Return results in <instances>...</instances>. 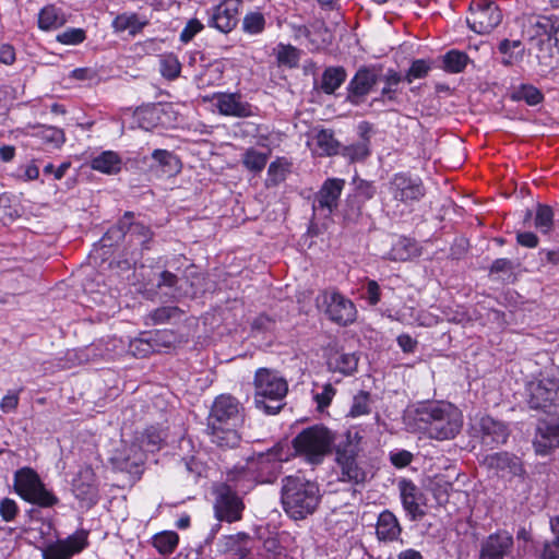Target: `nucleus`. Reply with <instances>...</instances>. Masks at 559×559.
<instances>
[{
    "mask_svg": "<svg viewBox=\"0 0 559 559\" xmlns=\"http://www.w3.org/2000/svg\"><path fill=\"white\" fill-rule=\"evenodd\" d=\"M415 421L427 435L437 440L453 439L462 428V415L450 403L423 402L415 408Z\"/></svg>",
    "mask_w": 559,
    "mask_h": 559,
    "instance_id": "2",
    "label": "nucleus"
},
{
    "mask_svg": "<svg viewBox=\"0 0 559 559\" xmlns=\"http://www.w3.org/2000/svg\"><path fill=\"white\" fill-rule=\"evenodd\" d=\"M335 441L334 431L322 424H316L298 432L292 444L298 456L307 463L318 465L332 452Z\"/></svg>",
    "mask_w": 559,
    "mask_h": 559,
    "instance_id": "6",
    "label": "nucleus"
},
{
    "mask_svg": "<svg viewBox=\"0 0 559 559\" xmlns=\"http://www.w3.org/2000/svg\"><path fill=\"white\" fill-rule=\"evenodd\" d=\"M160 73L168 80H175L179 76L181 71V63L177 56L174 53L164 55L160 57Z\"/></svg>",
    "mask_w": 559,
    "mask_h": 559,
    "instance_id": "47",
    "label": "nucleus"
},
{
    "mask_svg": "<svg viewBox=\"0 0 559 559\" xmlns=\"http://www.w3.org/2000/svg\"><path fill=\"white\" fill-rule=\"evenodd\" d=\"M472 435L479 440L483 448L493 450L507 442L510 431L504 423L489 415H483L474 419Z\"/></svg>",
    "mask_w": 559,
    "mask_h": 559,
    "instance_id": "9",
    "label": "nucleus"
},
{
    "mask_svg": "<svg viewBox=\"0 0 559 559\" xmlns=\"http://www.w3.org/2000/svg\"><path fill=\"white\" fill-rule=\"evenodd\" d=\"M19 512V507L13 499L3 498L0 501V516L3 521H13Z\"/></svg>",
    "mask_w": 559,
    "mask_h": 559,
    "instance_id": "58",
    "label": "nucleus"
},
{
    "mask_svg": "<svg viewBox=\"0 0 559 559\" xmlns=\"http://www.w3.org/2000/svg\"><path fill=\"white\" fill-rule=\"evenodd\" d=\"M468 57L465 52L450 50L443 56V68L448 72L459 73L465 69Z\"/></svg>",
    "mask_w": 559,
    "mask_h": 559,
    "instance_id": "43",
    "label": "nucleus"
},
{
    "mask_svg": "<svg viewBox=\"0 0 559 559\" xmlns=\"http://www.w3.org/2000/svg\"><path fill=\"white\" fill-rule=\"evenodd\" d=\"M166 433L157 426L147 427L141 435V444L145 450L154 452L160 449Z\"/></svg>",
    "mask_w": 559,
    "mask_h": 559,
    "instance_id": "40",
    "label": "nucleus"
},
{
    "mask_svg": "<svg viewBox=\"0 0 559 559\" xmlns=\"http://www.w3.org/2000/svg\"><path fill=\"white\" fill-rule=\"evenodd\" d=\"M270 157V153L259 152L254 147H249L242 154V165L243 167L254 174L261 173Z\"/></svg>",
    "mask_w": 559,
    "mask_h": 559,
    "instance_id": "36",
    "label": "nucleus"
},
{
    "mask_svg": "<svg viewBox=\"0 0 559 559\" xmlns=\"http://www.w3.org/2000/svg\"><path fill=\"white\" fill-rule=\"evenodd\" d=\"M239 0H224L213 9L209 25L222 33L231 32L238 24Z\"/></svg>",
    "mask_w": 559,
    "mask_h": 559,
    "instance_id": "22",
    "label": "nucleus"
},
{
    "mask_svg": "<svg viewBox=\"0 0 559 559\" xmlns=\"http://www.w3.org/2000/svg\"><path fill=\"white\" fill-rule=\"evenodd\" d=\"M215 106L221 115L238 118L252 116V106L241 100L238 93H217L214 95Z\"/></svg>",
    "mask_w": 559,
    "mask_h": 559,
    "instance_id": "24",
    "label": "nucleus"
},
{
    "mask_svg": "<svg viewBox=\"0 0 559 559\" xmlns=\"http://www.w3.org/2000/svg\"><path fill=\"white\" fill-rule=\"evenodd\" d=\"M403 81V75L393 70L389 69L386 73L382 76V82L384 83L381 92L378 96L373 97L369 102L370 108H382L388 111H394V106L400 105L401 100V92L399 90L400 83Z\"/></svg>",
    "mask_w": 559,
    "mask_h": 559,
    "instance_id": "18",
    "label": "nucleus"
},
{
    "mask_svg": "<svg viewBox=\"0 0 559 559\" xmlns=\"http://www.w3.org/2000/svg\"><path fill=\"white\" fill-rule=\"evenodd\" d=\"M371 395L367 391H359L353 399L348 416L356 418L371 412Z\"/></svg>",
    "mask_w": 559,
    "mask_h": 559,
    "instance_id": "44",
    "label": "nucleus"
},
{
    "mask_svg": "<svg viewBox=\"0 0 559 559\" xmlns=\"http://www.w3.org/2000/svg\"><path fill=\"white\" fill-rule=\"evenodd\" d=\"M265 27V17L260 12H250L248 13L242 21V29L243 32L257 35L264 31Z\"/></svg>",
    "mask_w": 559,
    "mask_h": 559,
    "instance_id": "51",
    "label": "nucleus"
},
{
    "mask_svg": "<svg viewBox=\"0 0 559 559\" xmlns=\"http://www.w3.org/2000/svg\"><path fill=\"white\" fill-rule=\"evenodd\" d=\"M88 532L76 530L66 538L48 544L41 550L43 559H71L88 547Z\"/></svg>",
    "mask_w": 559,
    "mask_h": 559,
    "instance_id": "14",
    "label": "nucleus"
},
{
    "mask_svg": "<svg viewBox=\"0 0 559 559\" xmlns=\"http://www.w3.org/2000/svg\"><path fill=\"white\" fill-rule=\"evenodd\" d=\"M390 460L394 466L402 468L412 463L413 454L409 451L401 450V451L391 453Z\"/></svg>",
    "mask_w": 559,
    "mask_h": 559,
    "instance_id": "63",
    "label": "nucleus"
},
{
    "mask_svg": "<svg viewBox=\"0 0 559 559\" xmlns=\"http://www.w3.org/2000/svg\"><path fill=\"white\" fill-rule=\"evenodd\" d=\"M243 417V408L236 397L229 394L217 396L207 417L206 430L211 442L222 449L238 447L241 440L238 428Z\"/></svg>",
    "mask_w": 559,
    "mask_h": 559,
    "instance_id": "1",
    "label": "nucleus"
},
{
    "mask_svg": "<svg viewBox=\"0 0 559 559\" xmlns=\"http://www.w3.org/2000/svg\"><path fill=\"white\" fill-rule=\"evenodd\" d=\"M130 451L133 453V459L130 456L117 459L119 467L133 475L141 474L143 455L136 447H132Z\"/></svg>",
    "mask_w": 559,
    "mask_h": 559,
    "instance_id": "48",
    "label": "nucleus"
},
{
    "mask_svg": "<svg viewBox=\"0 0 559 559\" xmlns=\"http://www.w3.org/2000/svg\"><path fill=\"white\" fill-rule=\"evenodd\" d=\"M516 241L525 248H536L538 246V237L532 231L518 233Z\"/></svg>",
    "mask_w": 559,
    "mask_h": 559,
    "instance_id": "64",
    "label": "nucleus"
},
{
    "mask_svg": "<svg viewBox=\"0 0 559 559\" xmlns=\"http://www.w3.org/2000/svg\"><path fill=\"white\" fill-rule=\"evenodd\" d=\"M335 393V388L331 383H325L322 388V391L316 393L313 396L314 401L317 402L318 408L322 411L325 407H328L331 404Z\"/></svg>",
    "mask_w": 559,
    "mask_h": 559,
    "instance_id": "55",
    "label": "nucleus"
},
{
    "mask_svg": "<svg viewBox=\"0 0 559 559\" xmlns=\"http://www.w3.org/2000/svg\"><path fill=\"white\" fill-rule=\"evenodd\" d=\"M316 144L320 155L331 156L337 154L340 143L332 131L321 130L316 135Z\"/></svg>",
    "mask_w": 559,
    "mask_h": 559,
    "instance_id": "41",
    "label": "nucleus"
},
{
    "mask_svg": "<svg viewBox=\"0 0 559 559\" xmlns=\"http://www.w3.org/2000/svg\"><path fill=\"white\" fill-rule=\"evenodd\" d=\"M403 527L397 516L391 510L380 512L376 523V536L381 543H403L401 536Z\"/></svg>",
    "mask_w": 559,
    "mask_h": 559,
    "instance_id": "25",
    "label": "nucleus"
},
{
    "mask_svg": "<svg viewBox=\"0 0 559 559\" xmlns=\"http://www.w3.org/2000/svg\"><path fill=\"white\" fill-rule=\"evenodd\" d=\"M429 69L430 67L425 60H415L406 72L405 76H403V80L412 83L415 79L425 78L428 74Z\"/></svg>",
    "mask_w": 559,
    "mask_h": 559,
    "instance_id": "54",
    "label": "nucleus"
},
{
    "mask_svg": "<svg viewBox=\"0 0 559 559\" xmlns=\"http://www.w3.org/2000/svg\"><path fill=\"white\" fill-rule=\"evenodd\" d=\"M388 193L384 205L393 217H399L425 197L426 189L419 177L397 173L388 182Z\"/></svg>",
    "mask_w": 559,
    "mask_h": 559,
    "instance_id": "7",
    "label": "nucleus"
},
{
    "mask_svg": "<svg viewBox=\"0 0 559 559\" xmlns=\"http://www.w3.org/2000/svg\"><path fill=\"white\" fill-rule=\"evenodd\" d=\"M366 202L356 198L354 194H348L343 207V216L347 222H356L362 213V206Z\"/></svg>",
    "mask_w": 559,
    "mask_h": 559,
    "instance_id": "49",
    "label": "nucleus"
},
{
    "mask_svg": "<svg viewBox=\"0 0 559 559\" xmlns=\"http://www.w3.org/2000/svg\"><path fill=\"white\" fill-rule=\"evenodd\" d=\"M275 325V319L272 317L261 313L252 322V329L255 331H271Z\"/></svg>",
    "mask_w": 559,
    "mask_h": 559,
    "instance_id": "62",
    "label": "nucleus"
},
{
    "mask_svg": "<svg viewBox=\"0 0 559 559\" xmlns=\"http://www.w3.org/2000/svg\"><path fill=\"white\" fill-rule=\"evenodd\" d=\"M344 186V179L328 178L313 197V213L323 217H330L338 206V200Z\"/></svg>",
    "mask_w": 559,
    "mask_h": 559,
    "instance_id": "16",
    "label": "nucleus"
},
{
    "mask_svg": "<svg viewBox=\"0 0 559 559\" xmlns=\"http://www.w3.org/2000/svg\"><path fill=\"white\" fill-rule=\"evenodd\" d=\"M481 463L502 478H512L524 473L521 460L515 454L509 452L487 454Z\"/></svg>",
    "mask_w": 559,
    "mask_h": 559,
    "instance_id": "19",
    "label": "nucleus"
},
{
    "mask_svg": "<svg viewBox=\"0 0 559 559\" xmlns=\"http://www.w3.org/2000/svg\"><path fill=\"white\" fill-rule=\"evenodd\" d=\"M260 556L262 559H292L287 549L275 536L267 537L263 540Z\"/></svg>",
    "mask_w": 559,
    "mask_h": 559,
    "instance_id": "39",
    "label": "nucleus"
},
{
    "mask_svg": "<svg viewBox=\"0 0 559 559\" xmlns=\"http://www.w3.org/2000/svg\"><path fill=\"white\" fill-rule=\"evenodd\" d=\"M146 25H148V20H141L136 13L118 14L111 23V27L116 33H122L128 29L131 36L141 33Z\"/></svg>",
    "mask_w": 559,
    "mask_h": 559,
    "instance_id": "31",
    "label": "nucleus"
},
{
    "mask_svg": "<svg viewBox=\"0 0 559 559\" xmlns=\"http://www.w3.org/2000/svg\"><path fill=\"white\" fill-rule=\"evenodd\" d=\"M72 492L80 506L92 509L100 499L97 477L90 465L80 468L72 480Z\"/></svg>",
    "mask_w": 559,
    "mask_h": 559,
    "instance_id": "15",
    "label": "nucleus"
},
{
    "mask_svg": "<svg viewBox=\"0 0 559 559\" xmlns=\"http://www.w3.org/2000/svg\"><path fill=\"white\" fill-rule=\"evenodd\" d=\"M277 59L281 63L288 64V66H295L299 59L298 50L290 46H280V50L277 53Z\"/></svg>",
    "mask_w": 559,
    "mask_h": 559,
    "instance_id": "57",
    "label": "nucleus"
},
{
    "mask_svg": "<svg viewBox=\"0 0 559 559\" xmlns=\"http://www.w3.org/2000/svg\"><path fill=\"white\" fill-rule=\"evenodd\" d=\"M346 76L343 67H328L322 73L320 88L325 94H333L345 82Z\"/></svg>",
    "mask_w": 559,
    "mask_h": 559,
    "instance_id": "34",
    "label": "nucleus"
},
{
    "mask_svg": "<svg viewBox=\"0 0 559 559\" xmlns=\"http://www.w3.org/2000/svg\"><path fill=\"white\" fill-rule=\"evenodd\" d=\"M250 536L247 533L226 535L217 543L218 551L222 554H233L238 559H250Z\"/></svg>",
    "mask_w": 559,
    "mask_h": 559,
    "instance_id": "27",
    "label": "nucleus"
},
{
    "mask_svg": "<svg viewBox=\"0 0 559 559\" xmlns=\"http://www.w3.org/2000/svg\"><path fill=\"white\" fill-rule=\"evenodd\" d=\"M358 361L359 358L355 353L333 350L328 355L326 366L332 372H340L344 376H349L357 370Z\"/></svg>",
    "mask_w": 559,
    "mask_h": 559,
    "instance_id": "28",
    "label": "nucleus"
},
{
    "mask_svg": "<svg viewBox=\"0 0 559 559\" xmlns=\"http://www.w3.org/2000/svg\"><path fill=\"white\" fill-rule=\"evenodd\" d=\"M558 393V385L550 379L531 381L527 384V403L533 409H545L550 406Z\"/></svg>",
    "mask_w": 559,
    "mask_h": 559,
    "instance_id": "20",
    "label": "nucleus"
},
{
    "mask_svg": "<svg viewBox=\"0 0 559 559\" xmlns=\"http://www.w3.org/2000/svg\"><path fill=\"white\" fill-rule=\"evenodd\" d=\"M152 158L154 160V165H152L151 168L156 167L168 177L177 175L181 169L180 159L170 151L154 150Z\"/></svg>",
    "mask_w": 559,
    "mask_h": 559,
    "instance_id": "30",
    "label": "nucleus"
},
{
    "mask_svg": "<svg viewBox=\"0 0 559 559\" xmlns=\"http://www.w3.org/2000/svg\"><path fill=\"white\" fill-rule=\"evenodd\" d=\"M382 76L374 66H361L347 84L346 102L354 106L362 105Z\"/></svg>",
    "mask_w": 559,
    "mask_h": 559,
    "instance_id": "12",
    "label": "nucleus"
},
{
    "mask_svg": "<svg viewBox=\"0 0 559 559\" xmlns=\"http://www.w3.org/2000/svg\"><path fill=\"white\" fill-rule=\"evenodd\" d=\"M328 319L341 326H347L355 322L357 309L355 304L340 292H324L321 295L320 306Z\"/></svg>",
    "mask_w": 559,
    "mask_h": 559,
    "instance_id": "11",
    "label": "nucleus"
},
{
    "mask_svg": "<svg viewBox=\"0 0 559 559\" xmlns=\"http://www.w3.org/2000/svg\"><path fill=\"white\" fill-rule=\"evenodd\" d=\"M397 487L402 507L408 520L412 522L420 521L426 515L423 509L427 502L425 493L412 480L406 478L401 479Z\"/></svg>",
    "mask_w": 559,
    "mask_h": 559,
    "instance_id": "17",
    "label": "nucleus"
},
{
    "mask_svg": "<svg viewBox=\"0 0 559 559\" xmlns=\"http://www.w3.org/2000/svg\"><path fill=\"white\" fill-rule=\"evenodd\" d=\"M179 543V536L174 531H164L152 537V545L162 555H170L175 551Z\"/></svg>",
    "mask_w": 559,
    "mask_h": 559,
    "instance_id": "38",
    "label": "nucleus"
},
{
    "mask_svg": "<svg viewBox=\"0 0 559 559\" xmlns=\"http://www.w3.org/2000/svg\"><path fill=\"white\" fill-rule=\"evenodd\" d=\"M214 515L219 522L234 523L242 518L245 503L238 492L233 491L227 485H217L213 489Z\"/></svg>",
    "mask_w": 559,
    "mask_h": 559,
    "instance_id": "10",
    "label": "nucleus"
},
{
    "mask_svg": "<svg viewBox=\"0 0 559 559\" xmlns=\"http://www.w3.org/2000/svg\"><path fill=\"white\" fill-rule=\"evenodd\" d=\"M15 492L26 502L41 509L53 508L59 503V498L49 490L40 479L37 472L31 467H23L15 472Z\"/></svg>",
    "mask_w": 559,
    "mask_h": 559,
    "instance_id": "8",
    "label": "nucleus"
},
{
    "mask_svg": "<svg viewBox=\"0 0 559 559\" xmlns=\"http://www.w3.org/2000/svg\"><path fill=\"white\" fill-rule=\"evenodd\" d=\"M257 484L255 472L250 466H241L229 471L226 476V481L221 485H227L233 491L242 496L252 490Z\"/></svg>",
    "mask_w": 559,
    "mask_h": 559,
    "instance_id": "26",
    "label": "nucleus"
},
{
    "mask_svg": "<svg viewBox=\"0 0 559 559\" xmlns=\"http://www.w3.org/2000/svg\"><path fill=\"white\" fill-rule=\"evenodd\" d=\"M360 437L357 432L345 433L335 445V463L340 469V480L352 485L365 484L368 478L367 464L362 460Z\"/></svg>",
    "mask_w": 559,
    "mask_h": 559,
    "instance_id": "5",
    "label": "nucleus"
},
{
    "mask_svg": "<svg viewBox=\"0 0 559 559\" xmlns=\"http://www.w3.org/2000/svg\"><path fill=\"white\" fill-rule=\"evenodd\" d=\"M374 193L376 189L371 182L361 179L355 181V189L352 194H354L356 198L362 200L364 202H367L368 200L373 198Z\"/></svg>",
    "mask_w": 559,
    "mask_h": 559,
    "instance_id": "56",
    "label": "nucleus"
},
{
    "mask_svg": "<svg viewBox=\"0 0 559 559\" xmlns=\"http://www.w3.org/2000/svg\"><path fill=\"white\" fill-rule=\"evenodd\" d=\"M91 167L108 175L118 174L121 169V158L117 153L106 151L91 160Z\"/></svg>",
    "mask_w": 559,
    "mask_h": 559,
    "instance_id": "33",
    "label": "nucleus"
},
{
    "mask_svg": "<svg viewBox=\"0 0 559 559\" xmlns=\"http://www.w3.org/2000/svg\"><path fill=\"white\" fill-rule=\"evenodd\" d=\"M288 164L283 158L272 162L267 169V186H277L285 180Z\"/></svg>",
    "mask_w": 559,
    "mask_h": 559,
    "instance_id": "50",
    "label": "nucleus"
},
{
    "mask_svg": "<svg viewBox=\"0 0 559 559\" xmlns=\"http://www.w3.org/2000/svg\"><path fill=\"white\" fill-rule=\"evenodd\" d=\"M202 29L203 24L198 19H191L180 33V40L187 44Z\"/></svg>",
    "mask_w": 559,
    "mask_h": 559,
    "instance_id": "59",
    "label": "nucleus"
},
{
    "mask_svg": "<svg viewBox=\"0 0 559 559\" xmlns=\"http://www.w3.org/2000/svg\"><path fill=\"white\" fill-rule=\"evenodd\" d=\"M177 336L171 330L156 331L147 341H141L140 345H145L143 355H148L152 352H159L162 348H170L176 343Z\"/></svg>",
    "mask_w": 559,
    "mask_h": 559,
    "instance_id": "32",
    "label": "nucleus"
},
{
    "mask_svg": "<svg viewBox=\"0 0 559 559\" xmlns=\"http://www.w3.org/2000/svg\"><path fill=\"white\" fill-rule=\"evenodd\" d=\"M511 97L513 100H524L530 106L539 104L544 98L543 93L537 87L528 84H523L513 91Z\"/></svg>",
    "mask_w": 559,
    "mask_h": 559,
    "instance_id": "42",
    "label": "nucleus"
},
{
    "mask_svg": "<svg viewBox=\"0 0 559 559\" xmlns=\"http://www.w3.org/2000/svg\"><path fill=\"white\" fill-rule=\"evenodd\" d=\"M254 405L266 415H276L284 407L288 393L287 380L280 371L259 368L253 378Z\"/></svg>",
    "mask_w": 559,
    "mask_h": 559,
    "instance_id": "4",
    "label": "nucleus"
},
{
    "mask_svg": "<svg viewBox=\"0 0 559 559\" xmlns=\"http://www.w3.org/2000/svg\"><path fill=\"white\" fill-rule=\"evenodd\" d=\"M540 559H559V537L555 536L551 542L543 545Z\"/></svg>",
    "mask_w": 559,
    "mask_h": 559,
    "instance_id": "60",
    "label": "nucleus"
},
{
    "mask_svg": "<svg viewBox=\"0 0 559 559\" xmlns=\"http://www.w3.org/2000/svg\"><path fill=\"white\" fill-rule=\"evenodd\" d=\"M501 20V11L495 2L477 0L471 3L466 22L475 33L488 34L500 24Z\"/></svg>",
    "mask_w": 559,
    "mask_h": 559,
    "instance_id": "13",
    "label": "nucleus"
},
{
    "mask_svg": "<svg viewBox=\"0 0 559 559\" xmlns=\"http://www.w3.org/2000/svg\"><path fill=\"white\" fill-rule=\"evenodd\" d=\"M513 547V537L507 532L490 534L480 547L479 559H504Z\"/></svg>",
    "mask_w": 559,
    "mask_h": 559,
    "instance_id": "23",
    "label": "nucleus"
},
{
    "mask_svg": "<svg viewBox=\"0 0 559 559\" xmlns=\"http://www.w3.org/2000/svg\"><path fill=\"white\" fill-rule=\"evenodd\" d=\"M85 32L82 28H68L57 35V40L64 45H78L84 41Z\"/></svg>",
    "mask_w": 559,
    "mask_h": 559,
    "instance_id": "53",
    "label": "nucleus"
},
{
    "mask_svg": "<svg viewBox=\"0 0 559 559\" xmlns=\"http://www.w3.org/2000/svg\"><path fill=\"white\" fill-rule=\"evenodd\" d=\"M429 489L439 506L448 503L453 490V483L442 475H437L430 480Z\"/></svg>",
    "mask_w": 559,
    "mask_h": 559,
    "instance_id": "37",
    "label": "nucleus"
},
{
    "mask_svg": "<svg viewBox=\"0 0 559 559\" xmlns=\"http://www.w3.org/2000/svg\"><path fill=\"white\" fill-rule=\"evenodd\" d=\"M281 501L290 519L304 520L314 513L320 504L319 485L301 475L285 476L282 479Z\"/></svg>",
    "mask_w": 559,
    "mask_h": 559,
    "instance_id": "3",
    "label": "nucleus"
},
{
    "mask_svg": "<svg viewBox=\"0 0 559 559\" xmlns=\"http://www.w3.org/2000/svg\"><path fill=\"white\" fill-rule=\"evenodd\" d=\"M36 135L44 144L50 145L53 148H59L66 141L63 130L55 127H41Z\"/></svg>",
    "mask_w": 559,
    "mask_h": 559,
    "instance_id": "45",
    "label": "nucleus"
},
{
    "mask_svg": "<svg viewBox=\"0 0 559 559\" xmlns=\"http://www.w3.org/2000/svg\"><path fill=\"white\" fill-rule=\"evenodd\" d=\"M183 314L185 311L177 306H162L146 313L143 322L146 326L176 323Z\"/></svg>",
    "mask_w": 559,
    "mask_h": 559,
    "instance_id": "29",
    "label": "nucleus"
},
{
    "mask_svg": "<svg viewBox=\"0 0 559 559\" xmlns=\"http://www.w3.org/2000/svg\"><path fill=\"white\" fill-rule=\"evenodd\" d=\"M343 155L352 162L364 160L370 155V145L367 141H358L343 148Z\"/></svg>",
    "mask_w": 559,
    "mask_h": 559,
    "instance_id": "52",
    "label": "nucleus"
},
{
    "mask_svg": "<svg viewBox=\"0 0 559 559\" xmlns=\"http://www.w3.org/2000/svg\"><path fill=\"white\" fill-rule=\"evenodd\" d=\"M64 23V15L55 5H47L43 8L38 14V26L40 29H56Z\"/></svg>",
    "mask_w": 559,
    "mask_h": 559,
    "instance_id": "35",
    "label": "nucleus"
},
{
    "mask_svg": "<svg viewBox=\"0 0 559 559\" xmlns=\"http://www.w3.org/2000/svg\"><path fill=\"white\" fill-rule=\"evenodd\" d=\"M534 448L537 454L547 455L559 448V419L540 420L536 428Z\"/></svg>",
    "mask_w": 559,
    "mask_h": 559,
    "instance_id": "21",
    "label": "nucleus"
},
{
    "mask_svg": "<svg viewBox=\"0 0 559 559\" xmlns=\"http://www.w3.org/2000/svg\"><path fill=\"white\" fill-rule=\"evenodd\" d=\"M535 227L543 234H548L554 227V211L550 206L538 204L535 214Z\"/></svg>",
    "mask_w": 559,
    "mask_h": 559,
    "instance_id": "46",
    "label": "nucleus"
},
{
    "mask_svg": "<svg viewBox=\"0 0 559 559\" xmlns=\"http://www.w3.org/2000/svg\"><path fill=\"white\" fill-rule=\"evenodd\" d=\"M381 298L380 286L374 280H369L366 285V299L370 306H376Z\"/></svg>",
    "mask_w": 559,
    "mask_h": 559,
    "instance_id": "61",
    "label": "nucleus"
}]
</instances>
